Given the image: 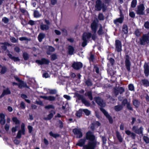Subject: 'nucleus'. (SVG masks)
Here are the masks:
<instances>
[{
    "label": "nucleus",
    "mask_w": 149,
    "mask_h": 149,
    "mask_svg": "<svg viewBox=\"0 0 149 149\" xmlns=\"http://www.w3.org/2000/svg\"><path fill=\"white\" fill-rule=\"evenodd\" d=\"M21 131L23 132V133H24V130H25V124L24 123H22L21 126Z\"/></svg>",
    "instance_id": "052dcab7"
},
{
    "label": "nucleus",
    "mask_w": 149,
    "mask_h": 149,
    "mask_svg": "<svg viewBox=\"0 0 149 149\" xmlns=\"http://www.w3.org/2000/svg\"><path fill=\"white\" fill-rule=\"evenodd\" d=\"M6 70V68L5 67H2V69L1 71V74H3L5 73Z\"/></svg>",
    "instance_id": "de8ad7c7"
},
{
    "label": "nucleus",
    "mask_w": 149,
    "mask_h": 149,
    "mask_svg": "<svg viewBox=\"0 0 149 149\" xmlns=\"http://www.w3.org/2000/svg\"><path fill=\"white\" fill-rule=\"evenodd\" d=\"M91 36V34L90 33H84L82 39L87 41Z\"/></svg>",
    "instance_id": "2eb2a0df"
},
{
    "label": "nucleus",
    "mask_w": 149,
    "mask_h": 149,
    "mask_svg": "<svg viewBox=\"0 0 149 149\" xmlns=\"http://www.w3.org/2000/svg\"><path fill=\"white\" fill-rule=\"evenodd\" d=\"M144 26L146 29H149V22L147 21L145 22L144 24Z\"/></svg>",
    "instance_id": "6e6d98bb"
},
{
    "label": "nucleus",
    "mask_w": 149,
    "mask_h": 149,
    "mask_svg": "<svg viewBox=\"0 0 149 149\" xmlns=\"http://www.w3.org/2000/svg\"><path fill=\"white\" fill-rule=\"evenodd\" d=\"M129 90L131 91H133L134 89L133 85L132 84H130L128 86Z\"/></svg>",
    "instance_id": "5fc2aeb1"
},
{
    "label": "nucleus",
    "mask_w": 149,
    "mask_h": 149,
    "mask_svg": "<svg viewBox=\"0 0 149 149\" xmlns=\"http://www.w3.org/2000/svg\"><path fill=\"white\" fill-rule=\"evenodd\" d=\"M55 112L54 111H52L48 115L47 117L44 118V119L45 120H50L53 117L54 115L55 114Z\"/></svg>",
    "instance_id": "6ab92c4d"
},
{
    "label": "nucleus",
    "mask_w": 149,
    "mask_h": 149,
    "mask_svg": "<svg viewBox=\"0 0 149 149\" xmlns=\"http://www.w3.org/2000/svg\"><path fill=\"white\" fill-rule=\"evenodd\" d=\"M28 128L29 130V132L30 133H31L33 131V127L30 125H29L28 126Z\"/></svg>",
    "instance_id": "bf43d9fd"
},
{
    "label": "nucleus",
    "mask_w": 149,
    "mask_h": 149,
    "mask_svg": "<svg viewBox=\"0 0 149 149\" xmlns=\"http://www.w3.org/2000/svg\"><path fill=\"white\" fill-rule=\"evenodd\" d=\"M48 100L50 101H54L56 100V98L53 96H48Z\"/></svg>",
    "instance_id": "a18cd8bd"
},
{
    "label": "nucleus",
    "mask_w": 149,
    "mask_h": 149,
    "mask_svg": "<svg viewBox=\"0 0 149 149\" xmlns=\"http://www.w3.org/2000/svg\"><path fill=\"white\" fill-rule=\"evenodd\" d=\"M19 87L20 88H22L23 87H26L28 88L26 83L23 81L20 82L19 84L18 85Z\"/></svg>",
    "instance_id": "bb28decb"
},
{
    "label": "nucleus",
    "mask_w": 149,
    "mask_h": 149,
    "mask_svg": "<svg viewBox=\"0 0 149 149\" xmlns=\"http://www.w3.org/2000/svg\"><path fill=\"white\" fill-rule=\"evenodd\" d=\"M85 95L89 97V99L92 100L93 99V97L92 96V93L91 91H88L85 93Z\"/></svg>",
    "instance_id": "c756f323"
},
{
    "label": "nucleus",
    "mask_w": 149,
    "mask_h": 149,
    "mask_svg": "<svg viewBox=\"0 0 149 149\" xmlns=\"http://www.w3.org/2000/svg\"><path fill=\"white\" fill-rule=\"evenodd\" d=\"M49 27L47 25L42 23L40 25V29L43 31H46L49 30Z\"/></svg>",
    "instance_id": "f3484780"
},
{
    "label": "nucleus",
    "mask_w": 149,
    "mask_h": 149,
    "mask_svg": "<svg viewBox=\"0 0 149 149\" xmlns=\"http://www.w3.org/2000/svg\"><path fill=\"white\" fill-rule=\"evenodd\" d=\"M86 139L89 141L87 145H84V149H94L97 144L95 137L93 133L90 131L87 132L86 134Z\"/></svg>",
    "instance_id": "f257e3e1"
},
{
    "label": "nucleus",
    "mask_w": 149,
    "mask_h": 149,
    "mask_svg": "<svg viewBox=\"0 0 149 149\" xmlns=\"http://www.w3.org/2000/svg\"><path fill=\"white\" fill-rule=\"evenodd\" d=\"M1 45H3L1 46L2 49L4 50H6L7 49V46H9L10 44L7 42H5L4 43H0Z\"/></svg>",
    "instance_id": "412c9836"
},
{
    "label": "nucleus",
    "mask_w": 149,
    "mask_h": 149,
    "mask_svg": "<svg viewBox=\"0 0 149 149\" xmlns=\"http://www.w3.org/2000/svg\"><path fill=\"white\" fill-rule=\"evenodd\" d=\"M45 108L47 109H49L50 108L54 109V107L53 105H49L46 106L45 107Z\"/></svg>",
    "instance_id": "69168bd1"
},
{
    "label": "nucleus",
    "mask_w": 149,
    "mask_h": 149,
    "mask_svg": "<svg viewBox=\"0 0 149 149\" xmlns=\"http://www.w3.org/2000/svg\"><path fill=\"white\" fill-rule=\"evenodd\" d=\"M61 30L63 34L65 36H66L67 35V30L64 29L62 28L61 29Z\"/></svg>",
    "instance_id": "09e8293b"
},
{
    "label": "nucleus",
    "mask_w": 149,
    "mask_h": 149,
    "mask_svg": "<svg viewBox=\"0 0 149 149\" xmlns=\"http://www.w3.org/2000/svg\"><path fill=\"white\" fill-rule=\"evenodd\" d=\"M49 61L45 58H42L40 60H37L36 62L40 65L43 64L47 65L49 63Z\"/></svg>",
    "instance_id": "0eeeda50"
},
{
    "label": "nucleus",
    "mask_w": 149,
    "mask_h": 149,
    "mask_svg": "<svg viewBox=\"0 0 149 149\" xmlns=\"http://www.w3.org/2000/svg\"><path fill=\"white\" fill-rule=\"evenodd\" d=\"M100 110L103 112L104 115L108 118L109 123H112L113 120L112 117L110 116L108 112L104 109L101 107L100 109Z\"/></svg>",
    "instance_id": "39448f33"
},
{
    "label": "nucleus",
    "mask_w": 149,
    "mask_h": 149,
    "mask_svg": "<svg viewBox=\"0 0 149 149\" xmlns=\"http://www.w3.org/2000/svg\"><path fill=\"white\" fill-rule=\"evenodd\" d=\"M74 49L73 47L71 46H70L68 47V52L70 54L72 55L73 54L74 52Z\"/></svg>",
    "instance_id": "2f4dec72"
},
{
    "label": "nucleus",
    "mask_w": 149,
    "mask_h": 149,
    "mask_svg": "<svg viewBox=\"0 0 149 149\" xmlns=\"http://www.w3.org/2000/svg\"><path fill=\"white\" fill-rule=\"evenodd\" d=\"M49 134L50 136H52L54 138H56L59 136V135L57 134H54L52 132H50L49 133Z\"/></svg>",
    "instance_id": "ea45409f"
},
{
    "label": "nucleus",
    "mask_w": 149,
    "mask_h": 149,
    "mask_svg": "<svg viewBox=\"0 0 149 149\" xmlns=\"http://www.w3.org/2000/svg\"><path fill=\"white\" fill-rule=\"evenodd\" d=\"M145 7L144 5L143 4H140L137 7L136 13L137 14L143 15L144 14L143 11Z\"/></svg>",
    "instance_id": "20e7f679"
},
{
    "label": "nucleus",
    "mask_w": 149,
    "mask_h": 149,
    "mask_svg": "<svg viewBox=\"0 0 149 149\" xmlns=\"http://www.w3.org/2000/svg\"><path fill=\"white\" fill-rule=\"evenodd\" d=\"M122 31L125 34H126L127 33L128 29L127 26L126 25H124L123 26Z\"/></svg>",
    "instance_id": "473e14b6"
},
{
    "label": "nucleus",
    "mask_w": 149,
    "mask_h": 149,
    "mask_svg": "<svg viewBox=\"0 0 149 149\" xmlns=\"http://www.w3.org/2000/svg\"><path fill=\"white\" fill-rule=\"evenodd\" d=\"M98 19L100 20H103L104 19V16L102 13H100L98 16Z\"/></svg>",
    "instance_id": "58836bf2"
},
{
    "label": "nucleus",
    "mask_w": 149,
    "mask_h": 149,
    "mask_svg": "<svg viewBox=\"0 0 149 149\" xmlns=\"http://www.w3.org/2000/svg\"><path fill=\"white\" fill-rule=\"evenodd\" d=\"M91 27L93 33H96L97 29V24L94 21L91 24Z\"/></svg>",
    "instance_id": "4468645a"
},
{
    "label": "nucleus",
    "mask_w": 149,
    "mask_h": 149,
    "mask_svg": "<svg viewBox=\"0 0 149 149\" xmlns=\"http://www.w3.org/2000/svg\"><path fill=\"white\" fill-rule=\"evenodd\" d=\"M84 111L86 116L89 115L90 113V111L87 109H82V111Z\"/></svg>",
    "instance_id": "79ce46f5"
},
{
    "label": "nucleus",
    "mask_w": 149,
    "mask_h": 149,
    "mask_svg": "<svg viewBox=\"0 0 149 149\" xmlns=\"http://www.w3.org/2000/svg\"><path fill=\"white\" fill-rule=\"evenodd\" d=\"M82 102L84 103L85 105L87 106L89 105V102L85 99H82Z\"/></svg>",
    "instance_id": "8fccbe9b"
},
{
    "label": "nucleus",
    "mask_w": 149,
    "mask_h": 149,
    "mask_svg": "<svg viewBox=\"0 0 149 149\" xmlns=\"http://www.w3.org/2000/svg\"><path fill=\"white\" fill-rule=\"evenodd\" d=\"M10 40L13 43H15L17 42L18 40L16 39L14 37H11L10 38Z\"/></svg>",
    "instance_id": "603ef678"
},
{
    "label": "nucleus",
    "mask_w": 149,
    "mask_h": 149,
    "mask_svg": "<svg viewBox=\"0 0 149 149\" xmlns=\"http://www.w3.org/2000/svg\"><path fill=\"white\" fill-rule=\"evenodd\" d=\"M102 9L103 12L105 11L106 10L104 3H102L101 0H97L95 6V10L100 11Z\"/></svg>",
    "instance_id": "f03ea898"
},
{
    "label": "nucleus",
    "mask_w": 149,
    "mask_h": 149,
    "mask_svg": "<svg viewBox=\"0 0 149 149\" xmlns=\"http://www.w3.org/2000/svg\"><path fill=\"white\" fill-rule=\"evenodd\" d=\"M49 92L51 94H55L57 92V91L55 89H49Z\"/></svg>",
    "instance_id": "4c0bfd02"
},
{
    "label": "nucleus",
    "mask_w": 149,
    "mask_h": 149,
    "mask_svg": "<svg viewBox=\"0 0 149 149\" xmlns=\"http://www.w3.org/2000/svg\"><path fill=\"white\" fill-rule=\"evenodd\" d=\"M116 136L119 141L122 142L123 141V139L119 132H116Z\"/></svg>",
    "instance_id": "c9c22d12"
},
{
    "label": "nucleus",
    "mask_w": 149,
    "mask_h": 149,
    "mask_svg": "<svg viewBox=\"0 0 149 149\" xmlns=\"http://www.w3.org/2000/svg\"><path fill=\"white\" fill-rule=\"evenodd\" d=\"M104 31L103 29V27L101 25H100V28L97 31V34L99 35H102L104 33Z\"/></svg>",
    "instance_id": "4be33fe9"
},
{
    "label": "nucleus",
    "mask_w": 149,
    "mask_h": 149,
    "mask_svg": "<svg viewBox=\"0 0 149 149\" xmlns=\"http://www.w3.org/2000/svg\"><path fill=\"white\" fill-rule=\"evenodd\" d=\"M140 44L141 45L149 44V32L147 34L143 36L140 40Z\"/></svg>",
    "instance_id": "7ed1b4c3"
},
{
    "label": "nucleus",
    "mask_w": 149,
    "mask_h": 149,
    "mask_svg": "<svg viewBox=\"0 0 149 149\" xmlns=\"http://www.w3.org/2000/svg\"><path fill=\"white\" fill-rule=\"evenodd\" d=\"M143 128L142 127H140L139 129L137 128V126H134L132 128V130L136 133L138 134H142Z\"/></svg>",
    "instance_id": "9b49d317"
},
{
    "label": "nucleus",
    "mask_w": 149,
    "mask_h": 149,
    "mask_svg": "<svg viewBox=\"0 0 149 149\" xmlns=\"http://www.w3.org/2000/svg\"><path fill=\"white\" fill-rule=\"evenodd\" d=\"M141 82L143 85L145 86H149V81L146 79H142Z\"/></svg>",
    "instance_id": "5701e85b"
},
{
    "label": "nucleus",
    "mask_w": 149,
    "mask_h": 149,
    "mask_svg": "<svg viewBox=\"0 0 149 149\" xmlns=\"http://www.w3.org/2000/svg\"><path fill=\"white\" fill-rule=\"evenodd\" d=\"M116 49L118 52H121L122 50V44L121 42L118 40H117L115 42Z\"/></svg>",
    "instance_id": "6e6552de"
},
{
    "label": "nucleus",
    "mask_w": 149,
    "mask_h": 149,
    "mask_svg": "<svg viewBox=\"0 0 149 149\" xmlns=\"http://www.w3.org/2000/svg\"><path fill=\"white\" fill-rule=\"evenodd\" d=\"M20 107L21 109H24L25 108V103L23 102H22L20 104Z\"/></svg>",
    "instance_id": "13d9d810"
},
{
    "label": "nucleus",
    "mask_w": 149,
    "mask_h": 149,
    "mask_svg": "<svg viewBox=\"0 0 149 149\" xmlns=\"http://www.w3.org/2000/svg\"><path fill=\"white\" fill-rule=\"evenodd\" d=\"M137 4V0H133L131 2V6L132 8H135Z\"/></svg>",
    "instance_id": "e433bc0d"
},
{
    "label": "nucleus",
    "mask_w": 149,
    "mask_h": 149,
    "mask_svg": "<svg viewBox=\"0 0 149 149\" xmlns=\"http://www.w3.org/2000/svg\"><path fill=\"white\" fill-rule=\"evenodd\" d=\"M36 22L35 21L32 20H30L29 22V24L32 26L35 24Z\"/></svg>",
    "instance_id": "e2e57ef3"
},
{
    "label": "nucleus",
    "mask_w": 149,
    "mask_h": 149,
    "mask_svg": "<svg viewBox=\"0 0 149 149\" xmlns=\"http://www.w3.org/2000/svg\"><path fill=\"white\" fill-rule=\"evenodd\" d=\"M45 36V34L43 33H40L38 35V39L40 42H41Z\"/></svg>",
    "instance_id": "aec40b11"
},
{
    "label": "nucleus",
    "mask_w": 149,
    "mask_h": 149,
    "mask_svg": "<svg viewBox=\"0 0 149 149\" xmlns=\"http://www.w3.org/2000/svg\"><path fill=\"white\" fill-rule=\"evenodd\" d=\"M123 108V107L122 105H118L114 107V109L117 111H118L121 110Z\"/></svg>",
    "instance_id": "393cba45"
},
{
    "label": "nucleus",
    "mask_w": 149,
    "mask_h": 149,
    "mask_svg": "<svg viewBox=\"0 0 149 149\" xmlns=\"http://www.w3.org/2000/svg\"><path fill=\"white\" fill-rule=\"evenodd\" d=\"M34 17L36 18H38L41 16V14L37 10H35L34 12Z\"/></svg>",
    "instance_id": "c85d7f7f"
},
{
    "label": "nucleus",
    "mask_w": 149,
    "mask_h": 149,
    "mask_svg": "<svg viewBox=\"0 0 149 149\" xmlns=\"http://www.w3.org/2000/svg\"><path fill=\"white\" fill-rule=\"evenodd\" d=\"M123 20V18L121 17L118 19L115 20L114 21V23L116 24H117L118 23H122Z\"/></svg>",
    "instance_id": "b1692460"
},
{
    "label": "nucleus",
    "mask_w": 149,
    "mask_h": 149,
    "mask_svg": "<svg viewBox=\"0 0 149 149\" xmlns=\"http://www.w3.org/2000/svg\"><path fill=\"white\" fill-rule=\"evenodd\" d=\"M144 72L146 76H149V66L148 64L145 63L144 65Z\"/></svg>",
    "instance_id": "ddd939ff"
},
{
    "label": "nucleus",
    "mask_w": 149,
    "mask_h": 149,
    "mask_svg": "<svg viewBox=\"0 0 149 149\" xmlns=\"http://www.w3.org/2000/svg\"><path fill=\"white\" fill-rule=\"evenodd\" d=\"M83 40V42L82 43V46L83 47H84L87 45V40L84 39H82Z\"/></svg>",
    "instance_id": "4d7b16f0"
},
{
    "label": "nucleus",
    "mask_w": 149,
    "mask_h": 149,
    "mask_svg": "<svg viewBox=\"0 0 149 149\" xmlns=\"http://www.w3.org/2000/svg\"><path fill=\"white\" fill-rule=\"evenodd\" d=\"M21 130H19L17 134V136H16V137L18 139H20L21 137V135L22 134L24 135L25 134V130H24V133H23V132L22 131H21Z\"/></svg>",
    "instance_id": "7c9ffc66"
},
{
    "label": "nucleus",
    "mask_w": 149,
    "mask_h": 149,
    "mask_svg": "<svg viewBox=\"0 0 149 149\" xmlns=\"http://www.w3.org/2000/svg\"><path fill=\"white\" fill-rule=\"evenodd\" d=\"M143 139L144 141L147 143H149V138L146 136L143 137Z\"/></svg>",
    "instance_id": "864d4df0"
},
{
    "label": "nucleus",
    "mask_w": 149,
    "mask_h": 149,
    "mask_svg": "<svg viewBox=\"0 0 149 149\" xmlns=\"http://www.w3.org/2000/svg\"><path fill=\"white\" fill-rule=\"evenodd\" d=\"M86 84L88 86H91L92 85V83L90 80H88L86 81Z\"/></svg>",
    "instance_id": "0e129e2a"
},
{
    "label": "nucleus",
    "mask_w": 149,
    "mask_h": 149,
    "mask_svg": "<svg viewBox=\"0 0 149 149\" xmlns=\"http://www.w3.org/2000/svg\"><path fill=\"white\" fill-rule=\"evenodd\" d=\"M125 65L128 71H130V61L129 57L128 55H126L125 61Z\"/></svg>",
    "instance_id": "9d476101"
},
{
    "label": "nucleus",
    "mask_w": 149,
    "mask_h": 149,
    "mask_svg": "<svg viewBox=\"0 0 149 149\" xmlns=\"http://www.w3.org/2000/svg\"><path fill=\"white\" fill-rule=\"evenodd\" d=\"M95 100L96 102L100 106L104 107L105 106V104L100 97L96 98Z\"/></svg>",
    "instance_id": "f8f14e48"
},
{
    "label": "nucleus",
    "mask_w": 149,
    "mask_h": 149,
    "mask_svg": "<svg viewBox=\"0 0 149 149\" xmlns=\"http://www.w3.org/2000/svg\"><path fill=\"white\" fill-rule=\"evenodd\" d=\"M55 49L52 46H49L48 50L47 51V54L48 55L51 54L50 52H52L54 51Z\"/></svg>",
    "instance_id": "cd10ccee"
},
{
    "label": "nucleus",
    "mask_w": 149,
    "mask_h": 149,
    "mask_svg": "<svg viewBox=\"0 0 149 149\" xmlns=\"http://www.w3.org/2000/svg\"><path fill=\"white\" fill-rule=\"evenodd\" d=\"M51 60L54 61L57 58V56L56 54H53L51 56Z\"/></svg>",
    "instance_id": "a19ab883"
},
{
    "label": "nucleus",
    "mask_w": 149,
    "mask_h": 149,
    "mask_svg": "<svg viewBox=\"0 0 149 149\" xmlns=\"http://www.w3.org/2000/svg\"><path fill=\"white\" fill-rule=\"evenodd\" d=\"M10 91L8 88H6V89H4L2 94L0 96V98H2L5 95L10 94Z\"/></svg>",
    "instance_id": "dca6fc26"
},
{
    "label": "nucleus",
    "mask_w": 149,
    "mask_h": 149,
    "mask_svg": "<svg viewBox=\"0 0 149 149\" xmlns=\"http://www.w3.org/2000/svg\"><path fill=\"white\" fill-rule=\"evenodd\" d=\"M82 109H80L78 111H77L76 114V116L78 117H80L82 115Z\"/></svg>",
    "instance_id": "72a5a7b5"
},
{
    "label": "nucleus",
    "mask_w": 149,
    "mask_h": 149,
    "mask_svg": "<svg viewBox=\"0 0 149 149\" xmlns=\"http://www.w3.org/2000/svg\"><path fill=\"white\" fill-rule=\"evenodd\" d=\"M118 89L119 90V93H120V94H121L124 91V89L122 87H120Z\"/></svg>",
    "instance_id": "338daca9"
},
{
    "label": "nucleus",
    "mask_w": 149,
    "mask_h": 149,
    "mask_svg": "<svg viewBox=\"0 0 149 149\" xmlns=\"http://www.w3.org/2000/svg\"><path fill=\"white\" fill-rule=\"evenodd\" d=\"M73 132L74 134L77 135V137L81 138L83 136L82 133L81 132V130L79 128H75L73 130Z\"/></svg>",
    "instance_id": "423d86ee"
},
{
    "label": "nucleus",
    "mask_w": 149,
    "mask_h": 149,
    "mask_svg": "<svg viewBox=\"0 0 149 149\" xmlns=\"http://www.w3.org/2000/svg\"><path fill=\"white\" fill-rule=\"evenodd\" d=\"M83 64L80 62H74L72 65V67L75 69L79 70L82 67Z\"/></svg>",
    "instance_id": "1a4fd4ad"
},
{
    "label": "nucleus",
    "mask_w": 149,
    "mask_h": 149,
    "mask_svg": "<svg viewBox=\"0 0 149 149\" xmlns=\"http://www.w3.org/2000/svg\"><path fill=\"white\" fill-rule=\"evenodd\" d=\"M23 56L24 59L25 60H27L29 58L28 54L26 52H24L23 53Z\"/></svg>",
    "instance_id": "49530a36"
},
{
    "label": "nucleus",
    "mask_w": 149,
    "mask_h": 149,
    "mask_svg": "<svg viewBox=\"0 0 149 149\" xmlns=\"http://www.w3.org/2000/svg\"><path fill=\"white\" fill-rule=\"evenodd\" d=\"M109 61L111 65H113L115 62L113 58H110L109 59Z\"/></svg>",
    "instance_id": "774afa93"
},
{
    "label": "nucleus",
    "mask_w": 149,
    "mask_h": 149,
    "mask_svg": "<svg viewBox=\"0 0 149 149\" xmlns=\"http://www.w3.org/2000/svg\"><path fill=\"white\" fill-rule=\"evenodd\" d=\"M76 96L79 100H82V99H84L83 96L79 94H76Z\"/></svg>",
    "instance_id": "3c124183"
},
{
    "label": "nucleus",
    "mask_w": 149,
    "mask_h": 149,
    "mask_svg": "<svg viewBox=\"0 0 149 149\" xmlns=\"http://www.w3.org/2000/svg\"><path fill=\"white\" fill-rule=\"evenodd\" d=\"M13 120L15 123L16 124H19L20 123V121L16 117L13 118Z\"/></svg>",
    "instance_id": "37998d69"
},
{
    "label": "nucleus",
    "mask_w": 149,
    "mask_h": 149,
    "mask_svg": "<svg viewBox=\"0 0 149 149\" xmlns=\"http://www.w3.org/2000/svg\"><path fill=\"white\" fill-rule=\"evenodd\" d=\"M133 104L136 107H138L139 106L140 103L138 100H133Z\"/></svg>",
    "instance_id": "f704fd0d"
},
{
    "label": "nucleus",
    "mask_w": 149,
    "mask_h": 149,
    "mask_svg": "<svg viewBox=\"0 0 149 149\" xmlns=\"http://www.w3.org/2000/svg\"><path fill=\"white\" fill-rule=\"evenodd\" d=\"M135 34L136 36H138L140 35L141 33L139 30L137 29L135 31Z\"/></svg>",
    "instance_id": "680f3d73"
},
{
    "label": "nucleus",
    "mask_w": 149,
    "mask_h": 149,
    "mask_svg": "<svg viewBox=\"0 0 149 149\" xmlns=\"http://www.w3.org/2000/svg\"><path fill=\"white\" fill-rule=\"evenodd\" d=\"M86 139L85 138L81 139L79 140L78 143L77 144V145H78L80 146H83L86 142Z\"/></svg>",
    "instance_id": "a211bd4d"
},
{
    "label": "nucleus",
    "mask_w": 149,
    "mask_h": 149,
    "mask_svg": "<svg viewBox=\"0 0 149 149\" xmlns=\"http://www.w3.org/2000/svg\"><path fill=\"white\" fill-rule=\"evenodd\" d=\"M8 55L10 58L12 60H14L15 61H19V59L18 57L13 56L12 55L10 54H8Z\"/></svg>",
    "instance_id": "a878e982"
},
{
    "label": "nucleus",
    "mask_w": 149,
    "mask_h": 149,
    "mask_svg": "<svg viewBox=\"0 0 149 149\" xmlns=\"http://www.w3.org/2000/svg\"><path fill=\"white\" fill-rule=\"evenodd\" d=\"M2 21L5 23L7 24L9 22V19L6 17H4L2 18Z\"/></svg>",
    "instance_id": "c03bdc74"
}]
</instances>
